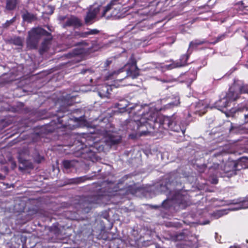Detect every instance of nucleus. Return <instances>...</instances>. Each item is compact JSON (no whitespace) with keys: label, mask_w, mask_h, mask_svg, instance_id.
Masks as SVG:
<instances>
[{"label":"nucleus","mask_w":248,"mask_h":248,"mask_svg":"<svg viewBox=\"0 0 248 248\" xmlns=\"http://www.w3.org/2000/svg\"><path fill=\"white\" fill-rule=\"evenodd\" d=\"M72 103L69 101L66 103V105H61L58 113L55 114L56 118L52 120L48 124L42 127L41 131H44L45 134L53 132L56 131L59 135H62L64 140L69 141L65 144V146L70 147L72 154L74 156L81 158L87 160L94 162L97 160L96 152L103 150L102 146L98 145V143L93 142L90 140L91 138L88 139L76 136L73 134L71 130L77 127V125L74 124L79 121V118L73 117L67 114L61 115V112L66 113L69 110L68 107L72 105Z\"/></svg>","instance_id":"nucleus-1"},{"label":"nucleus","mask_w":248,"mask_h":248,"mask_svg":"<svg viewBox=\"0 0 248 248\" xmlns=\"http://www.w3.org/2000/svg\"><path fill=\"white\" fill-rule=\"evenodd\" d=\"M187 176L186 172L179 169L168 174L165 178V181L161 182L156 185V192L165 194L167 198L162 202L161 205H155L152 206L155 209L159 207L162 208L165 212V215H162L163 217H168V216L179 210L185 209L189 205V198L186 191L179 188L173 191L171 190L175 186L181 185Z\"/></svg>","instance_id":"nucleus-2"},{"label":"nucleus","mask_w":248,"mask_h":248,"mask_svg":"<svg viewBox=\"0 0 248 248\" xmlns=\"http://www.w3.org/2000/svg\"><path fill=\"white\" fill-rule=\"evenodd\" d=\"M133 176L132 174L125 175L119 180L117 184L115 183L104 181L99 185L94 184L92 189V193L83 196L79 201L78 206L82 212L88 213L92 208L98 205L106 204L109 202L110 197L117 194L134 195L136 193L138 188L133 181V184L121 187L124 182Z\"/></svg>","instance_id":"nucleus-3"},{"label":"nucleus","mask_w":248,"mask_h":248,"mask_svg":"<svg viewBox=\"0 0 248 248\" xmlns=\"http://www.w3.org/2000/svg\"><path fill=\"white\" fill-rule=\"evenodd\" d=\"M132 124H135L137 129H139V137L154 135L163 133V129H169L178 133V141L184 140L187 125L183 114L174 113L171 116L164 117L162 121H158L155 114L152 112L144 114L140 119L135 117Z\"/></svg>","instance_id":"nucleus-4"},{"label":"nucleus","mask_w":248,"mask_h":248,"mask_svg":"<svg viewBox=\"0 0 248 248\" xmlns=\"http://www.w3.org/2000/svg\"><path fill=\"white\" fill-rule=\"evenodd\" d=\"M235 146L234 144L227 143L224 145H220L219 148L214 152L212 155L211 161L203 165V172L208 170V175L209 181L213 184H217L218 183V177L228 178H231L237 174L243 166L239 162L234 160H229L224 165L223 167L219 169V164L216 162L217 157H219V161L222 159L220 158L221 156L225 154H236Z\"/></svg>","instance_id":"nucleus-5"},{"label":"nucleus","mask_w":248,"mask_h":248,"mask_svg":"<svg viewBox=\"0 0 248 248\" xmlns=\"http://www.w3.org/2000/svg\"><path fill=\"white\" fill-rule=\"evenodd\" d=\"M116 108H117L121 112L124 111H128L129 113H131V111L135 109V108H139L137 110L138 111V113H134L133 117L132 120L129 122L128 124V129H130V126H133V128H131V130L136 132V135L139 136V129H137L136 124H133L132 122H134V118L135 117L136 119H140L142 116H143L144 112L140 113L139 111H140L141 107L137 104H133L129 102L127 100L124 99L120 100L118 103L115 105Z\"/></svg>","instance_id":"nucleus-6"},{"label":"nucleus","mask_w":248,"mask_h":248,"mask_svg":"<svg viewBox=\"0 0 248 248\" xmlns=\"http://www.w3.org/2000/svg\"><path fill=\"white\" fill-rule=\"evenodd\" d=\"M124 70L126 71L127 77L134 79L139 76V69L137 66L136 62L134 60H132L130 63H128L125 65V68H120L117 71L108 72L104 78L105 80L114 79L117 75L124 72Z\"/></svg>","instance_id":"nucleus-7"},{"label":"nucleus","mask_w":248,"mask_h":248,"mask_svg":"<svg viewBox=\"0 0 248 248\" xmlns=\"http://www.w3.org/2000/svg\"><path fill=\"white\" fill-rule=\"evenodd\" d=\"M42 36H47L51 39L50 33L41 27L33 28L29 32V37L27 40L28 46L31 49L37 47L39 40Z\"/></svg>","instance_id":"nucleus-8"},{"label":"nucleus","mask_w":248,"mask_h":248,"mask_svg":"<svg viewBox=\"0 0 248 248\" xmlns=\"http://www.w3.org/2000/svg\"><path fill=\"white\" fill-rule=\"evenodd\" d=\"M208 107V104L204 100L193 103L189 107L188 115L195 114L201 116L206 112Z\"/></svg>","instance_id":"nucleus-9"},{"label":"nucleus","mask_w":248,"mask_h":248,"mask_svg":"<svg viewBox=\"0 0 248 248\" xmlns=\"http://www.w3.org/2000/svg\"><path fill=\"white\" fill-rule=\"evenodd\" d=\"M161 101L162 102H166L167 103L160 109V111L173 108L178 106L180 104V97L176 94L169 96L166 99H163L161 100Z\"/></svg>","instance_id":"nucleus-10"},{"label":"nucleus","mask_w":248,"mask_h":248,"mask_svg":"<svg viewBox=\"0 0 248 248\" xmlns=\"http://www.w3.org/2000/svg\"><path fill=\"white\" fill-rule=\"evenodd\" d=\"M100 10L101 7L100 6L91 7L87 12L84 18L85 24L87 25H91L97 20V16L99 15Z\"/></svg>","instance_id":"nucleus-11"},{"label":"nucleus","mask_w":248,"mask_h":248,"mask_svg":"<svg viewBox=\"0 0 248 248\" xmlns=\"http://www.w3.org/2000/svg\"><path fill=\"white\" fill-rule=\"evenodd\" d=\"M104 132L107 135L104 141L107 145L111 147L118 144L121 142L122 137L115 132L108 133L106 129L104 130Z\"/></svg>","instance_id":"nucleus-12"},{"label":"nucleus","mask_w":248,"mask_h":248,"mask_svg":"<svg viewBox=\"0 0 248 248\" xmlns=\"http://www.w3.org/2000/svg\"><path fill=\"white\" fill-rule=\"evenodd\" d=\"M38 213V210L35 207L29 209L26 213L23 212L20 215V223L25 224L35 217Z\"/></svg>","instance_id":"nucleus-13"},{"label":"nucleus","mask_w":248,"mask_h":248,"mask_svg":"<svg viewBox=\"0 0 248 248\" xmlns=\"http://www.w3.org/2000/svg\"><path fill=\"white\" fill-rule=\"evenodd\" d=\"M238 89L239 88H236L235 84L233 83L232 86L230 87L228 93H226L225 96L231 103L236 101L241 97V94Z\"/></svg>","instance_id":"nucleus-14"},{"label":"nucleus","mask_w":248,"mask_h":248,"mask_svg":"<svg viewBox=\"0 0 248 248\" xmlns=\"http://www.w3.org/2000/svg\"><path fill=\"white\" fill-rule=\"evenodd\" d=\"M113 86V85H108L105 83L99 85L97 87L98 95L101 98H108L110 92L112 91Z\"/></svg>","instance_id":"nucleus-15"},{"label":"nucleus","mask_w":248,"mask_h":248,"mask_svg":"<svg viewBox=\"0 0 248 248\" xmlns=\"http://www.w3.org/2000/svg\"><path fill=\"white\" fill-rule=\"evenodd\" d=\"M191 54H188V50L186 54L182 55L179 59V62H173L169 65H166V67L168 69H171L176 67H180L185 66L187 63V60Z\"/></svg>","instance_id":"nucleus-16"},{"label":"nucleus","mask_w":248,"mask_h":248,"mask_svg":"<svg viewBox=\"0 0 248 248\" xmlns=\"http://www.w3.org/2000/svg\"><path fill=\"white\" fill-rule=\"evenodd\" d=\"M82 24L81 20L77 16H71L68 17L64 23L63 24L62 27L66 28L67 27H73L74 28H78L82 26Z\"/></svg>","instance_id":"nucleus-17"},{"label":"nucleus","mask_w":248,"mask_h":248,"mask_svg":"<svg viewBox=\"0 0 248 248\" xmlns=\"http://www.w3.org/2000/svg\"><path fill=\"white\" fill-rule=\"evenodd\" d=\"M62 233L61 226L58 223H54L49 228V235L54 239L60 238Z\"/></svg>","instance_id":"nucleus-18"},{"label":"nucleus","mask_w":248,"mask_h":248,"mask_svg":"<svg viewBox=\"0 0 248 248\" xmlns=\"http://www.w3.org/2000/svg\"><path fill=\"white\" fill-rule=\"evenodd\" d=\"M78 160H64L62 161V170L64 173H69L76 168Z\"/></svg>","instance_id":"nucleus-19"},{"label":"nucleus","mask_w":248,"mask_h":248,"mask_svg":"<svg viewBox=\"0 0 248 248\" xmlns=\"http://www.w3.org/2000/svg\"><path fill=\"white\" fill-rule=\"evenodd\" d=\"M208 43V41L205 39H195L191 41L189 44L187 49L188 54H192V52L196 50L199 46Z\"/></svg>","instance_id":"nucleus-20"},{"label":"nucleus","mask_w":248,"mask_h":248,"mask_svg":"<svg viewBox=\"0 0 248 248\" xmlns=\"http://www.w3.org/2000/svg\"><path fill=\"white\" fill-rule=\"evenodd\" d=\"M86 51V49L81 47L79 48H76L72 50L71 52H69L66 55V57L68 58L73 59L71 62L74 61H78L77 57L78 55H82Z\"/></svg>","instance_id":"nucleus-21"},{"label":"nucleus","mask_w":248,"mask_h":248,"mask_svg":"<svg viewBox=\"0 0 248 248\" xmlns=\"http://www.w3.org/2000/svg\"><path fill=\"white\" fill-rule=\"evenodd\" d=\"M231 102L225 95L215 103V108L218 110H222V109L230 106Z\"/></svg>","instance_id":"nucleus-22"},{"label":"nucleus","mask_w":248,"mask_h":248,"mask_svg":"<svg viewBox=\"0 0 248 248\" xmlns=\"http://www.w3.org/2000/svg\"><path fill=\"white\" fill-rule=\"evenodd\" d=\"M235 115L237 114L243 118L244 124H248V108L246 107L239 108L234 112Z\"/></svg>","instance_id":"nucleus-23"},{"label":"nucleus","mask_w":248,"mask_h":248,"mask_svg":"<svg viewBox=\"0 0 248 248\" xmlns=\"http://www.w3.org/2000/svg\"><path fill=\"white\" fill-rule=\"evenodd\" d=\"M101 171V170L99 169L98 170L97 173ZM93 174H94L92 176H89L88 175H86L82 177H77L75 178H73L71 180V183L74 184H79L81 183H82L84 181H85L87 180H92L93 179V177L96 176L97 172L95 171H94L93 172Z\"/></svg>","instance_id":"nucleus-24"},{"label":"nucleus","mask_w":248,"mask_h":248,"mask_svg":"<svg viewBox=\"0 0 248 248\" xmlns=\"http://www.w3.org/2000/svg\"><path fill=\"white\" fill-rule=\"evenodd\" d=\"M186 80L190 85L197 78V71L194 69L190 70L188 72L185 73Z\"/></svg>","instance_id":"nucleus-25"},{"label":"nucleus","mask_w":248,"mask_h":248,"mask_svg":"<svg viewBox=\"0 0 248 248\" xmlns=\"http://www.w3.org/2000/svg\"><path fill=\"white\" fill-rule=\"evenodd\" d=\"M234 83L236 88H239L238 90L241 95L242 94H248V85L244 84L240 80H235Z\"/></svg>","instance_id":"nucleus-26"},{"label":"nucleus","mask_w":248,"mask_h":248,"mask_svg":"<svg viewBox=\"0 0 248 248\" xmlns=\"http://www.w3.org/2000/svg\"><path fill=\"white\" fill-rule=\"evenodd\" d=\"M120 0H111L107 6L103 8V10L100 15V17H105L106 13L110 10L113 6L120 3Z\"/></svg>","instance_id":"nucleus-27"},{"label":"nucleus","mask_w":248,"mask_h":248,"mask_svg":"<svg viewBox=\"0 0 248 248\" xmlns=\"http://www.w3.org/2000/svg\"><path fill=\"white\" fill-rule=\"evenodd\" d=\"M22 17L23 21L28 23H31L36 19V17L34 15L28 12H26L25 13L23 14L22 15Z\"/></svg>","instance_id":"nucleus-28"},{"label":"nucleus","mask_w":248,"mask_h":248,"mask_svg":"<svg viewBox=\"0 0 248 248\" xmlns=\"http://www.w3.org/2000/svg\"><path fill=\"white\" fill-rule=\"evenodd\" d=\"M18 160L19 162L23 165V167H21V166L19 167V169L20 170H24L25 168H30L32 166L27 160L23 158L20 155L18 157Z\"/></svg>","instance_id":"nucleus-29"},{"label":"nucleus","mask_w":248,"mask_h":248,"mask_svg":"<svg viewBox=\"0 0 248 248\" xmlns=\"http://www.w3.org/2000/svg\"><path fill=\"white\" fill-rule=\"evenodd\" d=\"M9 43L19 46H23V40L19 36H15L10 38L9 40Z\"/></svg>","instance_id":"nucleus-30"},{"label":"nucleus","mask_w":248,"mask_h":248,"mask_svg":"<svg viewBox=\"0 0 248 248\" xmlns=\"http://www.w3.org/2000/svg\"><path fill=\"white\" fill-rule=\"evenodd\" d=\"M188 231L187 230H183L181 232L177 233L175 235V239L176 241H182L186 240L187 237Z\"/></svg>","instance_id":"nucleus-31"},{"label":"nucleus","mask_w":248,"mask_h":248,"mask_svg":"<svg viewBox=\"0 0 248 248\" xmlns=\"http://www.w3.org/2000/svg\"><path fill=\"white\" fill-rule=\"evenodd\" d=\"M17 4V0H6V8L8 10H14Z\"/></svg>","instance_id":"nucleus-32"},{"label":"nucleus","mask_w":248,"mask_h":248,"mask_svg":"<svg viewBox=\"0 0 248 248\" xmlns=\"http://www.w3.org/2000/svg\"><path fill=\"white\" fill-rule=\"evenodd\" d=\"M85 32L86 38L90 35H96L98 34L99 33V31L95 29H91L89 28H87V30L85 31Z\"/></svg>","instance_id":"nucleus-33"},{"label":"nucleus","mask_w":248,"mask_h":248,"mask_svg":"<svg viewBox=\"0 0 248 248\" xmlns=\"http://www.w3.org/2000/svg\"><path fill=\"white\" fill-rule=\"evenodd\" d=\"M228 36V32H224L221 34L219 35L216 39V40L213 42L212 43L215 44L219 41H221L224 39H225Z\"/></svg>","instance_id":"nucleus-34"},{"label":"nucleus","mask_w":248,"mask_h":248,"mask_svg":"<svg viewBox=\"0 0 248 248\" xmlns=\"http://www.w3.org/2000/svg\"><path fill=\"white\" fill-rule=\"evenodd\" d=\"M231 126L229 129L231 134H237L239 133L240 129L239 127L233 125L232 123L231 124Z\"/></svg>","instance_id":"nucleus-35"},{"label":"nucleus","mask_w":248,"mask_h":248,"mask_svg":"<svg viewBox=\"0 0 248 248\" xmlns=\"http://www.w3.org/2000/svg\"><path fill=\"white\" fill-rule=\"evenodd\" d=\"M75 38H86L85 31H76L73 34Z\"/></svg>","instance_id":"nucleus-36"},{"label":"nucleus","mask_w":248,"mask_h":248,"mask_svg":"<svg viewBox=\"0 0 248 248\" xmlns=\"http://www.w3.org/2000/svg\"><path fill=\"white\" fill-rule=\"evenodd\" d=\"M248 208V203L246 201H243L242 202H240L237 207L235 208V209L238 210L240 209H245Z\"/></svg>","instance_id":"nucleus-37"},{"label":"nucleus","mask_w":248,"mask_h":248,"mask_svg":"<svg viewBox=\"0 0 248 248\" xmlns=\"http://www.w3.org/2000/svg\"><path fill=\"white\" fill-rule=\"evenodd\" d=\"M44 159V157H43L42 156L40 155L39 154H35L34 156H33V159H34V162L37 163H40L42 162V160H43Z\"/></svg>","instance_id":"nucleus-38"},{"label":"nucleus","mask_w":248,"mask_h":248,"mask_svg":"<svg viewBox=\"0 0 248 248\" xmlns=\"http://www.w3.org/2000/svg\"><path fill=\"white\" fill-rule=\"evenodd\" d=\"M48 47L46 43L44 42L42 43L41 47L39 49L40 54H43L47 50Z\"/></svg>","instance_id":"nucleus-39"},{"label":"nucleus","mask_w":248,"mask_h":248,"mask_svg":"<svg viewBox=\"0 0 248 248\" xmlns=\"http://www.w3.org/2000/svg\"><path fill=\"white\" fill-rule=\"evenodd\" d=\"M16 20V17H14L10 20H7L4 24H3L4 28H7L12 24Z\"/></svg>","instance_id":"nucleus-40"},{"label":"nucleus","mask_w":248,"mask_h":248,"mask_svg":"<svg viewBox=\"0 0 248 248\" xmlns=\"http://www.w3.org/2000/svg\"><path fill=\"white\" fill-rule=\"evenodd\" d=\"M112 61L109 60H107L104 64L103 67L105 70H107V67L111 63Z\"/></svg>","instance_id":"nucleus-41"},{"label":"nucleus","mask_w":248,"mask_h":248,"mask_svg":"<svg viewBox=\"0 0 248 248\" xmlns=\"http://www.w3.org/2000/svg\"><path fill=\"white\" fill-rule=\"evenodd\" d=\"M76 46H87L88 45V44L87 42H86L85 41H82L81 42H77L76 44Z\"/></svg>","instance_id":"nucleus-42"},{"label":"nucleus","mask_w":248,"mask_h":248,"mask_svg":"<svg viewBox=\"0 0 248 248\" xmlns=\"http://www.w3.org/2000/svg\"><path fill=\"white\" fill-rule=\"evenodd\" d=\"M87 73H93V71L91 69H89V68L83 69L81 71V73L82 74H85Z\"/></svg>","instance_id":"nucleus-43"},{"label":"nucleus","mask_w":248,"mask_h":248,"mask_svg":"<svg viewBox=\"0 0 248 248\" xmlns=\"http://www.w3.org/2000/svg\"><path fill=\"white\" fill-rule=\"evenodd\" d=\"M225 211H223L221 210H219L217 211V213L219 214V216H221L225 214Z\"/></svg>","instance_id":"nucleus-44"},{"label":"nucleus","mask_w":248,"mask_h":248,"mask_svg":"<svg viewBox=\"0 0 248 248\" xmlns=\"http://www.w3.org/2000/svg\"><path fill=\"white\" fill-rule=\"evenodd\" d=\"M222 77H223V76H221L220 77H216V78L213 77V79L214 80H218L221 79L222 78Z\"/></svg>","instance_id":"nucleus-45"},{"label":"nucleus","mask_w":248,"mask_h":248,"mask_svg":"<svg viewBox=\"0 0 248 248\" xmlns=\"http://www.w3.org/2000/svg\"><path fill=\"white\" fill-rule=\"evenodd\" d=\"M5 177L4 175H2V174L0 173V180H3L5 179Z\"/></svg>","instance_id":"nucleus-46"},{"label":"nucleus","mask_w":248,"mask_h":248,"mask_svg":"<svg viewBox=\"0 0 248 248\" xmlns=\"http://www.w3.org/2000/svg\"><path fill=\"white\" fill-rule=\"evenodd\" d=\"M103 217L106 219L108 221V215L107 214H106L104 216H103Z\"/></svg>","instance_id":"nucleus-47"},{"label":"nucleus","mask_w":248,"mask_h":248,"mask_svg":"<svg viewBox=\"0 0 248 248\" xmlns=\"http://www.w3.org/2000/svg\"><path fill=\"white\" fill-rule=\"evenodd\" d=\"M67 18H66V16H61L60 17V20L61 21H62V20H64V19H66Z\"/></svg>","instance_id":"nucleus-48"},{"label":"nucleus","mask_w":248,"mask_h":248,"mask_svg":"<svg viewBox=\"0 0 248 248\" xmlns=\"http://www.w3.org/2000/svg\"><path fill=\"white\" fill-rule=\"evenodd\" d=\"M238 4H241L242 6H243V7H245V6L243 5L244 3L242 1H239L237 3Z\"/></svg>","instance_id":"nucleus-49"},{"label":"nucleus","mask_w":248,"mask_h":248,"mask_svg":"<svg viewBox=\"0 0 248 248\" xmlns=\"http://www.w3.org/2000/svg\"><path fill=\"white\" fill-rule=\"evenodd\" d=\"M90 81L91 84H93V79H92V78H90Z\"/></svg>","instance_id":"nucleus-50"},{"label":"nucleus","mask_w":248,"mask_h":248,"mask_svg":"<svg viewBox=\"0 0 248 248\" xmlns=\"http://www.w3.org/2000/svg\"><path fill=\"white\" fill-rule=\"evenodd\" d=\"M174 42H175V39H174V38H172V42H171V43H173Z\"/></svg>","instance_id":"nucleus-51"},{"label":"nucleus","mask_w":248,"mask_h":248,"mask_svg":"<svg viewBox=\"0 0 248 248\" xmlns=\"http://www.w3.org/2000/svg\"><path fill=\"white\" fill-rule=\"evenodd\" d=\"M245 67L248 68V64H246L245 65Z\"/></svg>","instance_id":"nucleus-52"},{"label":"nucleus","mask_w":248,"mask_h":248,"mask_svg":"<svg viewBox=\"0 0 248 248\" xmlns=\"http://www.w3.org/2000/svg\"><path fill=\"white\" fill-rule=\"evenodd\" d=\"M70 219H75V217H70Z\"/></svg>","instance_id":"nucleus-53"},{"label":"nucleus","mask_w":248,"mask_h":248,"mask_svg":"<svg viewBox=\"0 0 248 248\" xmlns=\"http://www.w3.org/2000/svg\"><path fill=\"white\" fill-rule=\"evenodd\" d=\"M129 136L131 137L132 138H133V135L131 134V135H129Z\"/></svg>","instance_id":"nucleus-54"},{"label":"nucleus","mask_w":248,"mask_h":248,"mask_svg":"<svg viewBox=\"0 0 248 248\" xmlns=\"http://www.w3.org/2000/svg\"><path fill=\"white\" fill-rule=\"evenodd\" d=\"M229 248H236L234 247H233V246H231Z\"/></svg>","instance_id":"nucleus-55"},{"label":"nucleus","mask_w":248,"mask_h":248,"mask_svg":"<svg viewBox=\"0 0 248 248\" xmlns=\"http://www.w3.org/2000/svg\"><path fill=\"white\" fill-rule=\"evenodd\" d=\"M115 16H117V17H120V16L119 15H115Z\"/></svg>","instance_id":"nucleus-56"},{"label":"nucleus","mask_w":248,"mask_h":248,"mask_svg":"<svg viewBox=\"0 0 248 248\" xmlns=\"http://www.w3.org/2000/svg\"><path fill=\"white\" fill-rule=\"evenodd\" d=\"M208 223V222H207L206 223H203V224H207V223Z\"/></svg>","instance_id":"nucleus-57"},{"label":"nucleus","mask_w":248,"mask_h":248,"mask_svg":"<svg viewBox=\"0 0 248 248\" xmlns=\"http://www.w3.org/2000/svg\"><path fill=\"white\" fill-rule=\"evenodd\" d=\"M216 241L218 242V240H217V238L216 237Z\"/></svg>","instance_id":"nucleus-58"}]
</instances>
